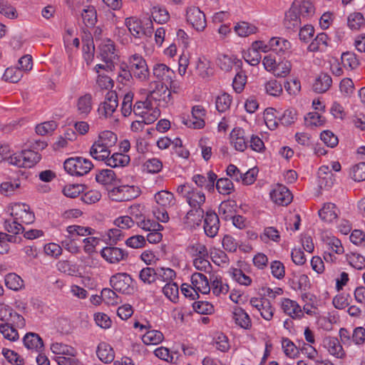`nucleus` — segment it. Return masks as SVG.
I'll return each instance as SVG.
<instances>
[{"label":"nucleus","instance_id":"30","mask_svg":"<svg viewBox=\"0 0 365 365\" xmlns=\"http://www.w3.org/2000/svg\"><path fill=\"white\" fill-rule=\"evenodd\" d=\"M204 217L205 212L201 207H192L184 217V223L189 226L199 225Z\"/></svg>","mask_w":365,"mask_h":365},{"label":"nucleus","instance_id":"39","mask_svg":"<svg viewBox=\"0 0 365 365\" xmlns=\"http://www.w3.org/2000/svg\"><path fill=\"white\" fill-rule=\"evenodd\" d=\"M96 353L99 359L104 363L111 362L114 359L113 349L106 343H101L98 346Z\"/></svg>","mask_w":365,"mask_h":365},{"label":"nucleus","instance_id":"6","mask_svg":"<svg viewBox=\"0 0 365 365\" xmlns=\"http://www.w3.org/2000/svg\"><path fill=\"white\" fill-rule=\"evenodd\" d=\"M186 20L197 31H203L207 26L205 14L195 6L187 8Z\"/></svg>","mask_w":365,"mask_h":365},{"label":"nucleus","instance_id":"35","mask_svg":"<svg viewBox=\"0 0 365 365\" xmlns=\"http://www.w3.org/2000/svg\"><path fill=\"white\" fill-rule=\"evenodd\" d=\"M107 165L111 168L124 167L130 162V157L128 155L120 153H115L110 157L105 160Z\"/></svg>","mask_w":365,"mask_h":365},{"label":"nucleus","instance_id":"45","mask_svg":"<svg viewBox=\"0 0 365 365\" xmlns=\"http://www.w3.org/2000/svg\"><path fill=\"white\" fill-rule=\"evenodd\" d=\"M155 200L156 202L162 207L170 206L174 205V195L172 192L161 190L155 195Z\"/></svg>","mask_w":365,"mask_h":365},{"label":"nucleus","instance_id":"20","mask_svg":"<svg viewBox=\"0 0 365 365\" xmlns=\"http://www.w3.org/2000/svg\"><path fill=\"white\" fill-rule=\"evenodd\" d=\"M323 346L328 350L330 354L337 358H342L345 355L342 346L336 337H324L323 339Z\"/></svg>","mask_w":365,"mask_h":365},{"label":"nucleus","instance_id":"12","mask_svg":"<svg viewBox=\"0 0 365 365\" xmlns=\"http://www.w3.org/2000/svg\"><path fill=\"white\" fill-rule=\"evenodd\" d=\"M203 227L207 237H214L217 235L220 228V220L219 216L214 211H206Z\"/></svg>","mask_w":365,"mask_h":365},{"label":"nucleus","instance_id":"14","mask_svg":"<svg viewBox=\"0 0 365 365\" xmlns=\"http://www.w3.org/2000/svg\"><path fill=\"white\" fill-rule=\"evenodd\" d=\"M100 56L102 61L107 63V67H113V61L115 58V48L110 39L103 40L99 45Z\"/></svg>","mask_w":365,"mask_h":365},{"label":"nucleus","instance_id":"24","mask_svg":"<svg viewBox=\"0 0 365 365\" xmlns=\"http://www.w3.org/2000/svg\"><path fill=\"white\" fill-rule=\"evenodd\" d=\"M297 9V3L294 1L285 14L284 25L289 29L297 28L301 24L300 15L298 14Z\"/></svg>","mask_w":365,"mask_h":365},{"label":"nucleus","instance_id":"5","mask_svg":"<svg viewBox=\"0 0 365 365\" xmlns=\"http://www.w3.org/2000/svg\"><path fill=\"white\" fill-rule=\"evenodd\" d=\"M138 195V191L134 186L123 185L113 187L109 192L110 198L116 202L130 200Z\"/></svg>","mask_w":365,"mask_h":365},{"label":"nucleus","instance_id":"11","mask_svg":"<svg viewBox=\"0 0 365 365\" xmlns=\"http://www.w3.org/2000/svg\"><path fill=\"white\" fill-rule=\"evenodd\" d=\"M272 200L279 205L286 206L292 200V195L287 187L277 185L270 192Z\"/></svg>","mask_w":365,"mask_h":365},{"label":"nucleus","instance_id":"33","mask_svg":"<svg viewBox=\"0 0 365 365\" xmlns=\"http://www.w3.org/2000/svg\"><path fill=\"white\" fill-rule=\"evenodd\" d=\"M259 44H261L260 42H253L252 47L243 56L245 61L251 66H257L260 62L262 57L259 52L258 45Z\"/></svg>","mask_w":365,"mask_h":365},{"label":"nucleus","instance_id":"7","mask_svg":"<svg viewBox=\"0 0 365 365\" xmlns=\"http://www.w3.org/2000/svg\"><path fill=\"white\" fill-rule=\"evenodd\" d=\"M118 106V100L116 92L110 91L106 93L105 101L99 106L98 112L101 116L108 118L113 115Z\"/></svg>","mask_w":365,"mask_h":365},{"label":"nucleus","instance_id":"54","mask_svg":"<svg viewBox=\"0 0 365 365\" xmlns=\"http://www.w3.org/2000/svg\"><path fill=\"white\" fill-rule=\"evenodd\" d=\"M307 126H321L324 124L325 119L317 112H310L304 117Z\"/></svg>","mask_w":365,"mask_h":365},{"label":"nucleus","instance_id":"44","mask_svg":"<svg viewBox=\"0 0 365 365\" xmlns=\"http://www.w3.org/2000/svg\"><path fill=\"white\" fill-rule=\"evenodd\" d=\"M341 63L345 68L356 69L359 66V61L354 53L346 51L341 54Z\"/></svg>","mask_w":365,"mask_h":365},{"label":"nucleus","instance_id":"36","mask_svg":"<svg viewBox=\"0 0 365 365\" xmlns=\"http://www.w3.org/2000/svg\"><path fill=\"white\" fill-rule=\"evenodd\" d=\"M21 187L19 179L8 180L1 183L0 193L9 197L16 193Z\"/></svg>","mask_w":365,"mask_h":365},{"label":"nucleus","instance_id":"34","mask_svg":"<svg viewBox=\"0 0 365 365\" xmlns=\"http://www.w3.org/2000/svg\"><path fill=\"white\" fill-rule=\"evenodd\" d=\"M83 22L87 27H93L97 22V11L91 5L84 6L81 13Z\"/></svg>","mask_w":365,"mask_h":365},{"label":"nucleus","instance_id":"46","mask_svg":"<svg viewBox=\"0 0 365 365\" xmlns=\"http://www.w3.org/2000/svg\"><path fill=\"white\" fill-rule=\"evenodd\" d=\"M5 284L9 289L17 291L24 286V281L16 274L9 273L5 277Z\"/></svg>","mask_w":365,"mask_h":365},{"label":"nucleus","instance_id":"29","mask_svg":"<svg viewBox=\"0 0 365 365\" xmlns=\"http://www.w3.org/2000/svg\"><path fill=\"white\" fill-rule=\"evenodd\" d=\"M125 25L131 35L135 38H140L145 36L142 20L136 17L126 18Z\"/></svg>","mask_w":365,"mask_h":365},{"label":"nucleus","instance_id":"60","mask_svg":"<svg viewBox=\"0 0 365 365\" xmlns=\"http://www.w3.org/2000/svg\"><path fill=\"white\" fill-rule=\"evenodd\" d=\"M163 292L171 302L178 298V286L175 282H168L163 288Z\"/></svg>","mask_w":365,"mask_h":365},{"label":"nucleus","instance_id":"10","mask_svg":"<svg viewBox=\"0 0 365 365\" xmlns=\"http://www.w3.org/2000/svg\"><path fill=\"white\" fill-rule=\"evenodd\" d=\"M153 76L157 83L168 84L175 76V72L164 63H155L153 67Z\"/></svg>","mask_w":365,"mask_h":365},{"label":"nucleus","instance_id":"32","mask_svg":"<svg viewBox=\"0 0 365 365\" xmlns=\"http://www.w3.org/2000/svg\"><path fill=\"white\" fill-rule=\"evenodd\" d=\"M332 83V79L327 73H322L315 80L313 84V90L316 93H323L326 92Z\"/></svg>","mask_w":365,"mask_h":365},{"label":"nucleus","instance_id":"19","mask_svg":"<svg viewBox=\"0 0 365 365\" xmlns=\"http://www.w3.org/2000/svg\"><path fill=\"white\" fill-rule=\"evenodd\" d=\"M110 148L106 143L98 142L97 139L91 147L90 154L94 159L103 161L110 155Z\"/></svg>","mask_w":365,"mask_h":365},{"label":"nucleus","instance_id":"21","mask_svg":"<svg viewBox=\"0 0 365 365\" xmlns=\"http://www.w3.org/2000/svg\"><path fill=\"white\" fill-rule=\"evenodd\" d=\"M230 140L236 150L243 152L247 148L245 130L240 128H235L232 130Z\"/></svg>","mask_w":365,"mask_h":365},{"label":"nucleus","instance_id":"13","mask_svg":"<svg viewBox=\"0 0 365 365\" xmlns=\"http://www.w3.org/2000/svg\"><path fill=\"white\" fill-rule=\"evenodd\" d=\"M205 110L202 106H195L192 108V119H183L182 123L188 128L200 129L205 126Z\"/></svg>","mask_w":365,"mask_h":365},{"label":"nucleus","instance_id":"25","mask_svg":"<svg viewBox=\"0 0 365 365\" xmlns=\"http://www.w3.org/2000/svg\"><path fill=\"white\" fill-rule=\"evenodd\" d=\"M237 207V203L234 200L223 201L219 206V215L225 221L231 220L236 213Z\"/></svg>","mask_w":365,"mask_h":365},{"label":"nucleus","instance_id":"22","mask_svg":"<svg viewBox=\"0 0 365 365\" xmlns=\"http://www.w3.org/2000/svg\"><path fill=\"white\" fill-rule=\"evenodd\" d=\"M232 319L235 324L245 329L252 327V322L249 314L241 307H236L232 312Z\"/></svg>","mask_w":365,"mask_h":365},{"label":"nucleus","instance_id":"50","mask_svg":"<svg viewBox=\"0 0 365 365\" xmlns=\"http://www.w3.org/2000/svg\"><path fill=\"white\" fill-rule=\"evenodd\" d=\"M235 30L240 36L246 37L250 34L256 33L257 29L253 24L242 21L235 26Z\"/></svg>","mask_w":365,"mask_h":365},{"label":"nucleus","instance_id":"62","mask_svg":"<svg viewBox=\"0 0 365 365\" xmlns=\"http://www.w3.org/2000/svg\"><path fill=\"white\" fill-rule=\"evenodd\" d=\"M192 308L195 312L200 314H210L214 311L212 304L205 301L195 302L192 304Z\"/></svg>","mask_w":365,"mask_h":365},{"label":"nucleus","instance_id":"15","mask_svg":"<svg viewBox=\"0 0 365 365\" xmlns=\"http://www.w3.org/2000/svg\"><path fill=\"white\" fill-rule=\"evenodd\" d=\"M250 304L256 308L265 320L269 321L273 317V308L270 302L265 298H251Z\"/></svg>","mask_w":365,"mask_h":365},{"label":"nucleus","instance_id":"31","mask_svg":"<svg viewBox=\"0 0 365 365\" xmlns=\"http://www.w3.org/2000/svg\"><path fill=\"white\" fill-rule=\"evenodd\" d=\"M290 48L291 43L286 39L273 37L269 40V49L279 55L285 54Z\"/></svg>","mask_w":365,"mask_h":365},{"label":"nucleus","instance_id":"16","mask_svg":"<svg viewBox=\"0 0 365 365\" xmlns=\"http://www.w3.org/2000/svg\"><path fill=\"white\" fill-rule=\"evenodd\" d=\"M217 178V175L210 170L207 173V178L202 175L196 174L192 176V179L198 187H204L208 192H213Z\"/></svg>","mask_w":365,"mask_h":365},{"label":"nucleus","instance_id":"28","mask_svg":"<svg viewBox=\"0 0 365 365\" xmlns=\"http://www.w3.org/2000/svg\"><path fill=\"white\" fill-rule=\"evenodd\" d=\"M24 346L29 349H35L41 351L43 348V342L38 334L29 332L23 339Z\"/></svg>","mask_w":365,"mask_h":365},{"label":"nucleus","instance_id":"63","mask_svg":"<svg viewBox=\"0 0 365 365\" xmlns=\"http://www.w3.org/2000/svg\"><path fill=\"white\" fill-rule=\"evenodd\" d=\"M297 111L293 108H289L284 111L283 114L279 117L278 120L283 125L287 126L294 123L297 119Z\"/></svg>","mask_w":365,"mask_h":365},{"label":"nucleus","instance_id":"9","mask_svg":"<svg viewBox=\"0 0 365 365\" xmlns=\"http://www.w3.org/2000/svg\"><path fill=\"white\" fill-rule=\"evenodd\" d=\"M101 257L108 263L117 264L120 261L126 260L128 253L125 250L113 246L103 248L101 251Z\"/></svg>","mask_w":365,"mask_h":365},{"label":"nucleus","instance_id":"8","mask_svg":"<svg viewBox=\"0 0 365 365\" xmlns=\"http://www.w3.org/2000/svg\"><path fill=\"white\" fill-rule=\"evenodd\" d=\"M132 278L127 273H117L110 279V284L113 289L122 294H130L131 291L130 283Z\"/></svg>","mask_w":365,"mask_h":365},{"label":"nucleus","instance_id":"38","mask_svg":"<svg viewBox=\"0 0 365 365\" xmlns=\"http://www.w3.org/2000/svg\"><path fill=\"white\" fill-rule=\"evenodd\" d=\"M51 350L54 354L58 356H76L77 354V351L71 346L58 342L51 344Z\"/></svg>","mask_w":365,"mask_h":365},{"label":"nucleus","instance_id":"64","mask_svg":"<svg viewBox=\"0 0 365 365\" xmlns=\"http://www.w3.org/2000/svg\"><path fill=\"white\" fill-rule=\"evenodd\" d=\"M351 178L357 182L365 180V163H359L354 165L351 170Z\"/></svg>","mask_w":365,"mask_h":365},{"label":"nucleus","instance_id":"52","mask_svg":"<svg viewBox=\"0 0 365 365\" xmlns=\"http://www.w3.org/2000/svg\"><path fill=\"white\" fill-rule=\"evenodd\" d=\"M264 89L267 94L274 97L279 96L283 91L282 84L275 79L265 83Z\"/></svg>","mask_w":365,"mask_h":365},{"label":"nucleus","instance_id":"2","mask_svg":"<svg viewBox=\"0 0 365 365\" xmlns=\"http://www.w3.org/2000/svg\"><path fill=\"white\" fill-rule=\"evenodd\" d=\"M147 98L163 102L165 106L172 102L171 91L169 90L168 84L157 83L156 81H153L149 85Z\"/></svg>","mask_w":365,"mask_h":365},{"label":"nucleus","instance_id":"43","mask_svg":"<svg viewBox=\"0 0 365 365\" xmlns=\"http://www.w3.org/2000/svg\"><path fill=\"white\" fill-rule=\"evenodd\" d=\"M163 334L160 331L150 330L143 336L142 341L146 345H157L163 341Z\"/></svg>","mask_w":365,"mask_h":365},{"label":"nucleus","instance_id":"41","mask_svg":"<svg viewBox=\"0 0 365 365\" xmlns=\"http://www.w3.org/2000/svg\"><path fill=\"white\" fill-rule=\"evenodd\" d=\"M24 168L34 167L41 158V155L31 150H22Z\"/></svg>","mask_w":365,"mask_h":365},{"label":"nucleus","instance_id":"61","mask_svg":"<svg viewBox=\"0 0 365 365\" xmlns=\"http://www.w3.org/2000/svg\"><path fill=\"white\" fill-rule=\"evenodd\" d=\"M282 346L286 356L289 358H294L297 356L299 350L290 339L288 338H283L282 341Z\"/></svg>","mask_w":365,"mask_h":365},{"label":"nucleus","instance_id":"59","mask_svg":"<svg viewBox=\"0 0 365 365\" xmlns=\"http://www.w3.org/2000/svg\"><path fill=\"white\" fill-rule=\"evenodd\" d=\"M0 332L3 334L4 338L8 340L14 341L19 339V333L17 330L9 324H1Z\"/></svg>","mask_w":365,"mask_h":365},{"label":"nucleus","instance_id":"56","mask_svg":"<svg viewBox=\"0 0 365 365\" xmlns=\"http://www.w3.org/2000/svg\"><path fill=\"white\" fill-rule=\"evenodd\" d=\"M231 103L232 97L228 93H224L216 98V109L219 112L223 113L229 109Z\"/></svg>","mask_w":365,"mask_h":365},{"label":"nucleus","instance_id":"58","mask_svg":"<svg viewBox=\"0 0 365 365\" xmlns=\"http://www.w3.org/2000/svg\"><path fill=\"white\" fill-rule=\"evenodd\" d=\"M188 252L195 258L208 257V252L205 245L195 243L188 247Z\"/></svg>","mask_w":365,"mask_h":365},{"label":"nucleus","instance_id":"1","mask_svg":"<svg viewBox=\"0 0 365 365\" xmlns=\"http://www.w3.org/2000/svg\"><path fill=\"white\" fill-rule=\"evenodd\" d=\"M65 170L71 175L82 176L93 167L92 162L82 157L71 158L63 163Z\"/></svg>","mask_w":365,"mask_h":365},{"label":"nucleus","instance_id":"17","mask_svg":"<svg viewBox=\"0 0 365 365\" xmlns=\"http://www.w3.org/2000/svg\"><path fill=\"white\" fill-rule=\"evenodd\" d=\"M93 108V97L91 93H86L80 96L76 101L78 115L81 118H86Z\"/></svg>","mask_w":365,"mask_h":365},{"label":"nucleus","instance_id":"3","mask_svg":"<svg viewBox=\"0 0 365 365\" xmlns=\"http://www.w3.org/2000/svg\"><path fill=\"white\" fill-rule=\"evenodd\" d=\"M130 67L133 77L140 81L148 79L150 72L145 60L139 54H134L129 60Z\"/></svg>","mask_w":365,"mask_h":365},{"label":"nucleus","instance_id":"57","mask_svg":"<svg viewBox=\"0 0 365 365\" xmlns=\"http://www.w3.org/2000/svg\"><path fill=\"white\" fill-rule=\"evenodd\" d=\"M216 189L222 195H229L234 190L232 182L228 178H220L216 182Z\"/></svg>","mask_w":365,"mask_h":365},{"label":"nucleus","instance_id":"40","mask_svg":"<svg viewBox=\"0 0 365 365\" xmlns=\"http://www.w3.org/2000/svg\"><path fill=\"white\" fill-rule=\"evenodd\" d=\"M187 201L191 207H201L205 202V195L202 192L192 190L187 192Z\"/></svg>","mask_w":365,"mask_h":365},{"label":"nucleus","instance_id":"37","mask_svg":"<svg viewBox=\"0 0 365 365\" xmlns=\"http://www.w3.org/2000/svg\"><path fill=\"white\" fill-rule=\"evenodd\" d=\"M196 69L198 75L202 78H207L213 74L210 61L205 57L198 58Z\"/></svg>","mask_w":365,"mask_h":365},{"label":"nucleus","instance_id":"47","mask_svg":"<svg viewBox=\"0 0 365 365\" xmlns=\"http://www.w3.org/2000/svg\"><path fill=\"white\" fill-rule=\"evenodd\" d=\"M96 180L102 185H111L115 180V174L110 169L102 170L96 175Z\"/></svg>","mask_w":365,"mask_h":365},{"label":"nucleus","instance_id":"48","mask_svg":"<svg viewBox=\"0 0 365 365\" xmlns=\"http://www.w3.org/2000/svg\"><path fill=\"white\" fill-rule=\"evenodd\" d=\"M151 14L153 20L160 24L166 23L170 19L167 9L160 6L153 7Z\"/></svg>","mask_w":365,"mask_h":365},{"label":"nucleus","instance_id":"18","mask_svg":"<svg viewBox=\"0 0 365 365\" xmlns=\"http://www.w3.org/2000/svg\"><path fill=\"white\" fill-rule=\"evenodd\" d=\"M191 283L192 289L197 293L201 292L202 294H208L210 291V286L209 284L207 277L200 272H195L191 276Z\"/></svg>","mask_w":365,"mask_h":365},{"label":"nucleus","instance_id":"26","mask_svg":"<svg viewBox=\"0 0 365 365\" xmlns=\"http://www.w3.org/2000/svg\"><path fill=\"white\" fill-rule=\"evenodd\" d=\"M337 211L338 210L334 204L327 202L319 210L318 213L322 221L330 223L337 218Z\"/></svg>","mask_w":365,"mask_h":365},{"label":"nucleus","instance_id":"51","mask_svg":"<svg viewBox=\"0 0 365 365\" xmlns=\"http://www.w3.org/2000/svg\"><path fill=\"white\" fill-rule=\"evenodd\" d=\"M297 3V11L300 16L303 18L309 17L314 14V8L312 3L309 1L302 0Z\"/></svg>","mask_w":365,"mask_h":365},{"label":"nucleus","instance_id":"23","mask_svg":"<svg viewBox=\"0 0 365 365\" xmlns=\"http://www.w3.org/2000/svg\"><path fill=\"white\" fill-rule=\"evenodd\" d=\"M282 309L285 314L293 319H300L304 314L300 306L295 301L289 299H284L282 301Z\"/></svg>","mask_w":365,"mask_h":365},{"label":"nucleus","instance_id":"4","mask_svg":"<svg viewBox=\"0 0 365 365\" xmlns=\"http://www.w3.org/2000/svg\"><path fill=\"white\" fill-rule=\"evenodd\" d=\"M11 215L16 217V220L22 225L31 224L35 220L34 212H31L29 206L24 203H15L11 207Z\"/></svg>","mask_w":365,"mask_h":365},{"label":"nucleus","instance_id":"49","mask_svg":"<svg viewBox=\"0 0 365 365\" xmlns=\"http://www.w3.org/2000/svg\"><path fill=\"white\" fill-rule=\"evenodd\" d=\"M24 72L21 69L16 67L7 68L3 75L5 81L11 83H17L23 77Z\"/></svg>","mask_w":365,"mask_h":365},{"label":"nucleus","instance_id":"55","mask_svg":"<svg viewBox=\"0 0 365 365\" xmlns=\"http://www.w3.org/2000/svg\"><path fill=\"white\" fill-rule=\"evenodd\" d=\"M4 226L7 232L14 235H18L24 230L23 225L16 220V217H12L11 219L5 220Z\"/></svg>","mask_w":365,"mask_h":365},{"label":"nucleus","instance_id":"27","mask_svg":"<svg viewBox=\"0 0 365 365\" xmlns=\"http://www.w3.org/2000/svg\"><path fill=\"white\" fill-rule=\"evenodd\" d=\"M330 39L325 33L319 34L309 44L308 49L312 52H325L329 44Z\"/></svg>","mask_w":365,"mask_h":365},{"label":"nucleus","instance_id":"42","mask_svg":"<svg viewBox=\"0 0 365 365\" xmlns=\"http://www.w3.org/2000/svg\"><path fill=\"white\" fill-rule=\"evenodd\" d=\"M140 279L145 284H150L158 279L157 267H146L139 272Z\"/></svg>","mask_w":365,"mask_h":365},{"label":"nucleus","instance_id":"53","mask_svg":"<svg viewBox=\"0 0 365 365\" xmlns=\"http://www.w3.org/2000/svg\"><path fill=\"white\" fill-rule=\"evenodd\" d=\"M365 24V19L362 14L355 12L348 17V26L351 30H359Z\"/></svg>","mask_w":365,"mask_h":365}]
</instances>
